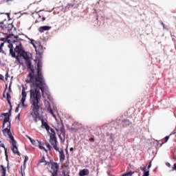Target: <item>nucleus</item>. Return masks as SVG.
<instances>
[{
  "label": "nucleus",
  "instance_id": "7ed1b4c3",
  "mask_svg": "<svg viewBox=\"0 0 176 176\" xmlns=\"http://www.w3.org/2000/svg\"><path fill=\"white\" fill-rule=\"evenodd\" d=\"M5 116L4 120L2 125V133L5 137H8L11 141L14 140V137L12 134V131H10L11 124H10V114L6 113H3Z\"/></svg>",
  "mask_w": 176,
  "mask_h": 176
},
{
  "label": "nucleus",
  "instance_id": "a18cd8bd",
  "mask_svg": "<svg viewBox=\"0 0 176 176\" xmlns=\"http://www.w3.org/2000/svg\"><path fill=\"white\" fill-rule=\"evenodd\" d=\"M0 53H3V49L0 47Z\"/></svg>",
  "mask_w": 176,
  "mask_h": 176
},
{
  "label": "nucleus",
  "instance_id": "4be33fe9",
  "mask_svg": "<svg viewBox=\"0 0 176 176\" xmlns=\"http://www.w3.org/2000/svg\"><path fill=\"white\" fill-rule=\"evenodd\" d=\"M1 175L6 174V168L3 165L0 166Z\"/></svg>",
  "mask_w": 176,
  "mask_h": 176
},
{
  "label": "nucleus",
  "instance_id": "0e129e2a",
  "mask_svg": "<svg viewBox=\"0 0 176 176\" xmlns=\"http://www.w3.org/2000/svg\"><path fill=\"white\" fill-rule=\"evenodd\" d=\"M22 176H24V175H23V173H22Z\"/></svg>",
  "mask_w": 176,
  "mask_h": 176
},
{
  "label": "nucleus",
  "instance_id": "9b49d317",
  "mask_svg": "<svg viewBox=\"0 0 176 176\" xmlns=\"http://www.w3.org/2000/svg\"><path fill=\"white\" fill-rule=\"evenodd\" d=\"M23 52L24 49H23L21 44H20L19 45H16L14 48V53H17L19 56L23 54Z\"/></svg>",
  "mask_w": 176,
  "mask_h": 176
},
{
  "label": "nucleus",
  "instance_id": "bb28decb",
  "mask_svg": "<svg viewBox=\"0 0 176 176\" xmlns=\"http://www.w3.org/2000/svg\"><path fill=\"white\" fill-rule=\"evenodd\" d=\"M5 155H6V161L8 162V168H9V159L8 157V148H6Z\"/></svg>",
  "mask_w": 176,
  "mask_h": 176
},
{
  "label": "nucleus",
  "instance_id": "13d9d810",
  "mask_svg": "<svg viewBox=\"0 0 176 176\" xmlns=\"http://www.w3.org/2000/svg\"><path fill=\"white\" fill-rule=\"evenodd\" d=\"M38 17H39V19H41V17H42L41 15H38Z\"/></svg>",
  "mask_w": 176,
  "mask_h": 176
},
{
  "label": "nucleus",
  "instance_id": "4468645a",
  "mask_svg": "<svg viewBox=\"0 0 176 176\" xmlns=\"http://www.w3.org/2000/svg\"><path fill=\"white\" fill-rule=\"evenodd\" d=\"M41 126L44 127L47 131H49L50 130V126H49V124L47 122H45L43 119H41Z\"/></svg>",
  "mask_w": 176,
  "mask_h": 176
},
{
  "label": "nucleus",
  "instance_id": "aec40b11",
  "mask_svg": "<svg viewBox=\"0 0 176 176\" xmlns=\"http://www.w3.org/2000/svg\"><path fill=\"white\" fill-rule=\"evenodd\" d=\"M38 148L39 149H41L42 151H45V152L47 153V149L43 146V144L41 143V142H38Z\"/></svg>",
  "mask_w": 176,
  "mask_h": 176
},
{
  "label": "nucleus",
  "instance_id": "a19ab883",
  "mask_svg": "<svg viewBox=\"0 0 176 176\" xmlns=\"http://www.w3.org/2000/svg\"><path fill=\"white\" fill-rule=\"evenodd\" d=\"M5 46V43H1L0 45V47H3Z\"/></svg>",
  "mask_w": 176,
  "mask_h": 176
},
{
  "label": "nucleus",
  "instance_id": "ddd939ff",
  "mask_svg": "<svg viewBox=\"0 0 176 176\" xmlns=\"http://www.w3.org/2000/svg\"><path fill=\"white\" fill-rule=\"evenodd\" d=\"M90 174V171H89V169H82L79 171L78 175L79 176H86L89 175Z\"/></svg>",
  "mask_w": 176,
  "mask_h": 176
},
{
  "label": "nucleus",
  "instance_id": "6e6552de",
  "mask_svg": "<svg viewBox=\"0 0 176 176\" xmlns=\"http://www.w3.org/2000/svg\"><path fill=\"white\" fill-rule=\"evenodd\" d=\"M56 152L59 153V160L60 163H63L64 160H65V153H64V149L60 148L58 147V150H55Z\"/></svg>",
  "mask_w": 176,
  "mask_h": 176
},
{
  "label": "nucleus",
  "instance_id": "a878e982",
  "mask_svg": "<svg viewBox=\"0 0 176 176\" xmlns=\"http://www.w3.org/2000/svg\"><path fill=\"white\" fill-rule=\"evenodd\" d=\"M50 135H56V131L52 128H50V131H48Z\"/></svg>",
  "mask_w": 176,
  "mask_h": 176
},
{
  "label": "nucleus",
  "instance_id": "cd10ccee",
  "mask_svg": "<svg viewBox=\"0 0 176 176\" xmlns=\"http://www.w3.org/2000/svg\"><path fill=\"white\" fill-rule=\"evenodd\" d=\"M25 98H21V104H22V107H27V104H25Z\"/></svg>",
  "mask_w": 176,
  "mask_h": 176
},
{
  "label": "nucleus",
  "instance_id": "49530a36",
  "mask_svg": "<svg viewBox=\"0 0 176 176\" xmlns=\"http://www.w3.org/2000/svg\"><path fill=\"white\" fill-rule=\"evenodd\" d=\"M26 137L28 138V140H30V141H32V138H31V137L28 135H27Z\"/></svg>",
  "mask_w": 176,
  "mask_h": 176
},
{
  "label": "nucleus",
  "instance_id": "58836bf2",
  "mask_svg": "<svg viewBox=\"0 0 176 176\" xmlns=\"http://www.w3.org/2000/svg\"><path fill=\"white\" fill-rule=\"evenodd\" d=\"M169 138H170V136H166L165 137V142H167L168 141Z\"/></svg>",
  "mask_w": 176,
  "mask_h": 176
},
{
  "label": "nucleus",
  "instance_id": "2f4dec72",
  "mask_svg": "<svg viewBox=\"0 0 176 176\" xmlns=\"http://www.w3.org/2000/svg\"><path fill=\"white\" fill-rule=\"evenodd\" d=\"M37 68H42V62H41V61L38 62Z\"/></svg>",
  "mask_w": 176,
  "mask_h": 176
},
{
  "label": "nucleus",
  "instance_id": "6ab92c4d",
  "mask_svg": "<svg viewBox=\"0 0 176 176\" xmlns=\"http://www.w3.org/2000/svg\"><path fill=\"white\" fill-rule=\"evenodd\" d=\"M48 104H49L48 108H47V112L51 113V115H52L54 118H56V116L54 115V112H53V109H52V107H50V103H49V102H48Z\"/></svg>",
  "mask_w": 176,
  "mask_h": 176
},
{
  "label": "nucleus",
  "instance_id": "20e7f679",
  "mask_svg": "<svg viewBox=\"0 0 176 176\" xmlns=\"http://www.w3.org/2000/svg\"><path fill=\"white\" fill-rule=\"evenodd\" d=\"M20 56L21 57H23L24 58V60H25L26 67H27L28 69H32L31 65L32 63H31V60H30V55H28V53L25 52V51H23V53H22Z\"/></svg>",
  "mask_w": 176,
  "mask_h": 176
},
{
  "label": "nucleus",
  "instance_id": "79ce46f5",
  "mask_svg": "<svg viewBox=\"0 0 176 176\" xmlns=\"http://www.w3.org/2000/svg\"><path fill=\"white\" fill-rule=\"evenodd\" d=\"M8 76H9V74L8 73H6V80H8Z\"/></svg>",
  "mask_w": 176,
  "mask_h": 176
},
{
  "label": "nucleus",
  "instance_id": "680f3d73",
  "mask_svg": "<svg viewBox=\"0 0 176 176\" xmlns=\"http://www.w3.org/2000/svg\"><path fill=\"white\" fill-rule=\"evenodd\" d=\"M33 42H34V43H36V42L35 41H33Z\"/></svg>",
  "mask_w": 176,
  "mask_h": 176
},
{
  "label": "nucleus",
  "instance_id": "e433bc0d",
  "mask_svg": "<svg viewBox=\"0 0 176 176\" xmlns=\"http://www.w3.org/2000/svg\"><path fill=\"white\" fill-rule=\"evenodd\" d=\"M89 142H94V138H90L89 139Z\"/></svg>",
  "mask_w": 176,
  "mask_h": 176
},
{
  "label": "nucleus",
  "instance_id": "f03ea898",
  "mask_svg": "<svg viewBox=\"0 0 176 176\" xmlns=\"http://www.w3.org/2000/svg\"><path fill=\"white\" fill-rule=\"evenodd\" d=\"M41 97V91L38 88L30 90V104H32L30 115L35 122H38L39 111L42 109Z\"/></svg>",
  "mask_w": 176,
  "mask_h": 176
},
{
  "label": "nucleus",
  "instance_id": "37998d69",
  "mask_svg": "<svg viewBox=\"0 0 176 176\" xmlns=\"http://www.w3.org/2000/svg\"><path fill=\"white\" fill-rule=\"evenodd\" d=\"M0 80H3V76L0 74Z\"/></svg>",
  "mask_w": 176,
  "mask_h": 176
},
{
  "label": "nucleus",
  "instance_id": "423d86ee",
  "mask_svg": "<svg viewBox=\"0 0 176 176\" xmlns=\"http://www.w3.org/2000/svg\"><path fill=\"white\" fill-rule=\"evenodd\" d=\"M55 130L57 133L60 131V134L63 135V138H65V128H64V124L63 122L58 123V127H55Z\"/></svg>",
  "mask_w": 176,
  "mask_h": 176
},
{
  "label": "nucleus",
  "instance_id": "dca6fc26",
  "mask_svg": "<svg viewBox=\"0 0 176 176\" xmlns=\"http://www.w3.org/2000/svg\"><path fill=\"white\" fill-rule=\"evenodd\" d=\"M41 163H45L44 166L50 165V162L46 161V160L45 159V156H43L42 158L39 160L38 165L39 166Z\"/></svg>",
  "mask_w": 176,
  "mask_h": 176
},
{
  "label": "nucleus",
  "instance_id": "ea45409f",
  "mask_svg": "<svg viewBox=\"0 0 176 176\" xmlns=\"http://www.w3.org/2000/svg\"><path fill=\"white\" fill-rule=\"evenodd\" d=\"M166 166H167V167H171V164L168 162L166 163Z\"/></svg>",
  "mask_w": 176,
  "mask_h": 176
},
{
  "label": "nucleus",
  "instance_id": "f257e3e1",
  "mask_svg": "<svg viewBox=\"0 0 176 176\" xmlns=\"http://www.w3.org/2000/svg\"><path fill=\"white\" fill-rule=\"evenodd\" d=\"M29 74H28L26 83H32L34 87H38V89L43 93L45 91V78L42 74V67H37V74L35 76V70L31 65V69H28Z\"/></svg>",
  "mask_w": 176,
  "mask_h": 176
},
{
  "label": "nucleus",
  "instance_id": "de8ad7c7",
  "mask_svg": "<svg viewBox=\"0 0 176 176\" xmlns=\"http://www.w3.org/2000/svg\"><path fill=\"white\" fill-rule=\"evenodd\" d=\"M19 106H18L16 109H15V112H19Z\"/></svg>",
  "mask_w": 176,
  "mask_h": 176
},
{
  "label": "nucleus",
  "instance_id": "c756f323",
  "mask_svg": "<svg viewBox=\"0 0 176 176\" xmlns=\"http://www.w3.org/2000/svg\"><path fill=\"white\" fill-rule=\"evenodd\" d=\"M52 176H58V171H52Z\"/></svg>",
  "mask_w": 176,
  "mask_h": 176
},
{
  "label": "nucleus",
  "instance_id": "09e8293b",
  "mask_svg": "<svg viewBox=\"0 0 176 176\" xmlns=\"http://www.w3.org/2000/svg\"><path fill=\"white\" fill-rule=\"evenodd\" d=\"M28 160V157L25 156V161H24L25 163V162H27Z\"/></svg>",
  "mask_w": 176,
  "mask_h": 176
},
{
  "label": "nucleus",
  "instance_id": "a211bd4d",
  "mask_svg": "<svg viewBox=\"0 0 176 176\" xmlns=\"http://www.w3.org/2000/svg\"><path fill=\"white\" fill-rule=\"evenodd\" d=\"M8 28V25H5L3 21L0 22V31H5Z\"/></svg>",
  "mask_w": 176,
  "mask_h": 176
},
{
  "label": "nucleus",
  "instance_id": "bf43d9fd",
  "mask_svg": "<svg viewBox=\"0 0 176 176\" xmlns=\"http://www.w3.org/2000/svg\"><path fill=\"white\" fill-rule=\"evenodd\" d=\"M35 23H38V20H36Z\"/></svg>",
  "mask_w": 176,
  "mask_h": 176
},
{
  "label": "nucleus",
  "instance_id": "c03bdc74",
  "mask_svg": "<svg viewBox=\"0 0 176 176\" xmlns=\"http://www.w3.org/2000/svg\"><path fill=\"white\" fill-rule=\"evenodd\" d=\"M69 6H72V8H74V5H72V4L67 5L66 8H69Z\"/></svg>",
  "mask_w": 176,
  "mask_h": 176
},
{
  "label": "nucleus",
  "instance_id": "473e14b6",
  "mask_svg": "<svg viewBox=\"0 0 176 176\" xmlns=\"http://www.w3.org/2000/svg\"><path fill=\"white\" fill-rule=\"evenodd\" d=\"M62 173L63 174V176H71L69 175V173H65V170H63Z\"/></svg>",
  "mask_w": 176,
  "mask_h": 176
},
{
  "label": "nucleus",
  "instance_id": "3c124183",
  "mask_svg": "<svg viewBox=\"0 0 176 176\" xmlns=\"http://www.w3.org/2000/svg\"><path fill=\"white\" fill-rule=\"evenodd\" d=\"M69 151H70V152L74 151V147H71V148H69Z\"/></svg>",
  "mask_w": 176,
  "mask_h": 176
},
{
  "label": "nucleus",
  "instance_id": "4c0bfd02",
  "mask_svg": "<svg viewBox=\"0 0 176 176\" xmlns=\"http://www.w3.org/2000/svg\"><path fill=\"white\" fill-rule=\"evenodd\" d=\"M151 167H152V162H149V164L148 166V169L149 170V168H151Z\"/></svg>",
  "mask_w": 176,
  "mask_h": 176
},
{
  "label": "nucleus",
  "instance_id": "72a5a7b5",
  "mask_svg": "<svg viewBox=\"0 0 176 176\" xmlns=\"http://www.w3.org/2000/svg\"><path fill=\"white\" fill-rule=\"evenodd\" d=\"M172 171H176V163L174 164L173 167L172 168Z\"/></svg>",
  "mask_w": 176,
  "mask_h": 176
},
{
  "label": "nucleus",
  "instance_id": "5701e85b",
  "mask_svg": "<svg viewBox=\"0 0 176 176\" xmlns=\"http://www.w3.org/2000/svg\"><path fill=\"white\" fill-rule=\"evenodd\" d=\"M22 98H27V93L25 92V88L24 87V86H23V89H22Z\"/></svg>",
  "mask_w": 176,
  "mask_h": 176
},
{
  "label": "nucleus",
  "instance_id": "c85d7f7f",
  "mask_svg": "<svg viewBox=\"0 0 176 176\" xmlns=\"http://www.w3.org/2000/svg\"><path fill=\"white\" fill-rule=\"evenodd\" d=\"M131 175H133V172H128L122 174V176H131Z\"/></svg>",
  "mask_w": 176,
  "mask_h": 176
},
{
  "label": "nucleus",
  "instance_id": "1a4fd4ad",
  "mask_svg": "<svg viewBox=\"0 0 176 176\" xmlns=\"http://www.w3.org/2000/svg\"><path fill=\"white\" fill-rule=\"evenodd\" d=\"M32 45H33V47L36 50V54L41 56V54H42L43 52V46L41 45V44H37L38 47H36V45H35V43L34 42H32Z\"/></svg>",
  "mask_w": 176,
  "mask_h": 176
},
{
  "label": "nucleus",
  "instance_id": "f8f14e48",
  "mask_svg": "<svg viewBox=\"0 0 176 176\" xmlns=\"http://www.w3.org/2000/svg\"><path fill=\"white\" fill-rule=\"evenodd\" d=\"M8 47L10 49V54H11L12 57L14 58H16V60L19 58L18 56H16V53L13 51V44H9Z\"/></svg>",
  "mask_w": 176,
  "mask_h": 176
},
{
  "label": "nucleus",
  "instance_id": "c9c22d12",
  "mask_svg": "<svg viewBox=\"0 0 176 176\" xmlns=\"http://www.w3.org/2000/svg\"><path fill=\"white\" fill-rule=\"evenodd\" d=\"M0 146H1V148H4V151H6V148L5 147V144H3V143L1 144H0Z\"/></svg>",
  "mask_w": 176,
  "mask_h": 176
},
{
  "label": "nucleus",
  "instance_id": "f704fd0d",
  "mask_svg": "<svg viewBox=\"0 0 176 176\" xmlns=\"http://www.w3.org/2000/svg\"><path fill=\"white\" fill-rule=\"evenodd\" d=\"M0 41L1 42H5V41H8V38H0Z\"/></svg>",
  "mask_w": 176,
  "mask_h": 176
},
{
  "label": "nucleus",
  "instance_id": "412c9836",
  "mask_svg": "<svg viewBox=\"0 0 176 176\" xmlns=\"http://www.w3.org/2000/svg\"><path fill=\"white\" fill-rule=\"evenodd\" d=\"M146 170V166H144L142 169V171H144L143 176H149V170Z\"/></svg>",
  "mask_w": 176,
  "mask_h": 176
},
{
  "label": "nucleus",
  "instance_id": "9d476101",
  "mask_svg": "<svg viewBox=\"0 0 176 176\" xmlns=\"http://www.w3.org/2000/svg\"><path fill=\"white\" fill-rule=\"evenodd\" d=\"M50 164H51V168L53 171H58L60 165L57 162L50 161Z\"/></svg>",
  "mask_w": 176,
  "mask_h": 176
},
{
  "label": "nucleus",
  "instance_id": "864d4df0",
  "mask_svg": "<svg viewBox=\"0 0 176 176\" xmlns=\"http://www.w3.org/2000/svg\"><path fill=\"white\" fill-rule=\"evenodd\" d=\"M161 24L163 27H164V23L162 22Z\"/></svg>",
  "mask_w": 176,
  "mask_h": 176
},
{
  "label": "nucleus",
  "instance_id": "338daca9",
  "mask_svg": "<svg viewBox=\"0 0 176 176\" xmlns=\"http://www.w3.org/2000/svg\"><path fill=\"white\" fill-rule=\"evenodd\" d=\"M0 143H1V141H0Z\"/></svg>",
  "mask_w": 176,
  "mask_h": 176
},
{
  "label": "nucleus",
  "instance_id": "4d7b16f0",
  "mask_svg": "<svg viewBox=\"0 0 176 176\" xmlns=\"http://www.w3.org/2000/svg\"><path fill=\"white\" fill-rule=\"evenodd\" d=\"M1 176H6V174H4V175H1Z\"/></svg>",
  "mask_w": 176,
  "mask_h": 176
},
{
  "label": "nucleus",
  "instance_id": "69168bd1",
  "mask_svg": "<svg viewBox=\"0 0 176 176\" xmlns=\"http://www.w3.org/2000/svg\"><path fill=\"white\" fill-rule=\"evenodd\" d=\"M0 64H1V60H0Z\"/></svg>",
  "mask_w": 176,
  "mask_h": 176
},
{
  "label": "nucleus",
  "instance_id": "e2e57ef3",
  "mask_svg": "<svg viewBox=\"0 0 176 176\" xmlns=\"http://www.w3.org/2000/svg\"><path fill=\"white\" fill-rule=\"evenodd\" d=\"M162 145H163V143L161 144L160 146H162Z\"/></svg>",
  "mask_w": 176,
  "mask_h": 176
},
{
  "label": "nucleus",
  "instance_id": "5fc2aeb1",
  "mask_svg": "<svg viewBox=\"0 0 176 176\" xmlns=\"http://www.w3.org/2000/svg\"><path fill=\"white\" fill-rule=\"evenodd\" d=\"M3 97L5 98V91L3 94Z\"/></svg>",
  "mask_w": 176,
  "mask_h": 176
},
{
  "label": "nucleus",
  "instance_id": "393cba45",
  "mask_svg": "<svg viewBox=\"0 0 176 176\" xmlns=\"http://www.w3.org/2000/svg\"><path fill=\"white\" fill-rule=\"evenodd\" d=\"M68 167H69V162H67L66 163H64L63 164H62L61 166V168H68Z\"/></svg>",
  "mask_w": 176,
  "mask_h": 176
},
{
  "label": "nucleus",
  "instance_id": "7c9ffc66",
  "mask_svg": "<svg viewBox=\"0 0 176 176\" xmlns=\"http://www.w3.org/2000/svg\"><path fill=\"white\" fill-rule=\"evenodd\" d=\"M45 145H46L47 148L49 149V151H52V146H50V144L47 142V143H45Z\"/></svg>",
  "mask_w": 176,
  "mask_h": 176
},
{
  "label": "nucleus",
  "instance_id": "052dcab7",
  "mask_svg": "<svg viewBox=\"0 0 176 176\" xmlns=\"http://www.w3.org/2000/svg\"><path fill=\"white\" fill-rule=\"evenodd\" d=\"M6 127H8V124H6Z\"/></svg>",
  "mask_w": 176,
  "mask_h": 176
},
{
  "label": "nucleus",
  "instance_id": "0eeeda50",
  "mask_svg": "<svg viewBox=\"0 0 176 176\" xmlns=\"http://www.w3.org/2000/svg\"><path fill=\"white\" fill-rule=\"evenodd\" d=\"M11 144L12 145V151L14 155H17L18 156H21V154L19 151V148H17V145L16 144V140H12Z\"/></svg>",
  "mask_w": 176,
  "mask_h": 176
},
{
  "label": "nucleus",
  "instance_id": "f3484780",
  "mask_svg": "<svg viewBox=\"0 0 176 176\" xmlns=\"http://www.w3.org/2000/svg\"><path fill=\"white\" fill-rule=\"evenodd\" d=\"M50 26H41L39 28L38 31L39 32H45V31H49L50 30Z\"/></svg>",
  "mask_w": 176,
  "mask_h": 176
},
{
  "label": "nucleus",
  "instance_id": "b1692460",
  "mask_svg": "<svg viewBox=\"0 0 176 176\" xmlns=\"http://www.w3.org/2000/svg\"><path fill=\"white\" fill-rule=\"evenodd\" d=\"M6 96H7V101L9 105H12V102H10V98H12V96H10V94L7 93Z\"/></svg>",
  "mask_w": 176,
  "mask_h": 176
},
{
  "label": "nucleus",
  "instance_id": "8fccbe9b",
  "mask_svg": "<svg viewBox=\"0 0 176 176\" xmlns=\"http://www.w3.org/2000/svg\"><path fill=\"white\" fill-rule=\"evenodd\" d=\"M30 142H32V144H35V140L32 139V141H30Z\"/></svg>",
  "mask_w": 176,
  "mask_h": 176
},
{
  "label": "nucleus",
  "instance_id": "2eb2a0df",
  "mask_svg": "<svg viewBox=\"0 0 176 176\" xmlns=\"http://www.w3.org/2000/svg\"><path fill=\"white\" fill-rule=\"evenodd\" d=\"M122 124L123 127H127V126H131V121L129 120L128 119H125L122 120Z\"/></svg>",
  "mask_w": 176,
  "mask_h": 176
},
{
  "label": "nucleus",
  "instance_id": "6e6d98bb",
  "mask_svg": "<svg viewBox=\"0 0 176 176\" xmlns=\"http://www.w3.org/2000/svg\"><path fill=\"white\" fill-rule=\"evenodd\" d=\"M18 118H19V119H20V113L18 114Z\"/></svg>",
  "mask_w": 176,
  "mask_h": 176
},
{
  "label": "nucleus",
  "instance_id": "603ef678",
  "mask_svg": "<svg viewBox=\"0 0 176 176\" xmlns=\"http://www.w3.org/2000/svg\"><path fill=\"white\" fill-rule=\"evenodd\" d=\"M45 20H46V18L43 17V18H42V21H45Z\"/></svg>",
  "mask_w": 176,
  "mask_h": 176
},
{
  "label": "nucleus",
  "instance_id": "39448f33",
  "mask_svg": "<svg viewBox=\"0 0 176 176\" xmlns=\"http://www.w3.org/2000/svg\"><path fill=\"white\" fill-rule=\"evenodd\" d=\"M50 142L55 151H58V146H57V138L56 137V135H50Z\"/></svg>",
  "mask_w": 176,
  "mask_h": 176
}]
</instances>
